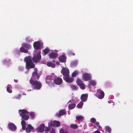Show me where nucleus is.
<instances>
[{
  "mask_svg": "<svg viewBox=\"0 0 133 133\" xmlns=\"http://www.w3.org/2000/svg\"><path fill=\"white\" fill-rule=\"evenodd\" d=\"M56 121H51L50 123V125L51 126L54 127L55 126Z\"/></svg>",
  "mask_w": 133,
  "mask_h": 133,
  "instance_id": "nucleus-36",
  "label": "nucleus"
},
{
  "mask_svg": "<svg viewBox=\"0 0 133 133\" xmlns=\"http://www.w3.org/2000/svg\"><path fill=\"white\" fill-rule=\"evenodd\" d=\"M55 126L56 127H58L60 125V123L59 121H56Z\"/></svg>",
  "mask_w": 133,
  "mask_h": 133,
  "instance_id": "nucleus-38",
  "label": "nucleus"
},
{
  "mask_svg": "<svg viewBox=\"0 0 133 133\" xmlns=\"http://www.w3.org/2000/svg\"><path fill=\"white\" fill-rule=\"evenodd\" d=\"M24 61L26 62V66L30 68H34L35 67V64L32 62L31 57L29 56L25 57Z\"/></svg>",
  "mask_w": 133,
  "mask_h": 133,
  "instance_id": "nucleus-1",
  "label": "nucleus"
},
{
  "mask_svg": "<svg viewBox=\"0 0 133 133\" xmlns=\"http://www.w3.org/2000/svg\"><path fill=\"white\" fill-rule=\"evenodd\" d=\"M47 65L49 67H51L52 68H54L55 67L56 65L53 63L51 62H48L47 63Z\"/></svg>",
  "mask_w": 133,
  "mask_h": 133,
  "instance_id": "nucleus-26",
  "label": "nucleus"
},
{
  "mask_svg": "<svg viewBox=\"0 0 133 133\" xmlns=\"http://www.w3.org/2000/svg\"><path fill=\"white\" fill-rule=\"evenodd\" d=\"M83 79L85 81H88L91 78V75L88 73H84L83 75Z\"/></svg>",
  "mask_w": 133,
  "mask_h": 133,
  "instance_id": "nucleus-7",
  "label": "nucleus"
},
{
  "mask_svg": "<svg viewBox=\"0 0 133 133\" xmlns=\"http://www.w3.org/2000/svg\"><path fill=\"white\" fill-rule=\"evenodd\" d=\"M41 51H39L37 54L33 56L32 59L34 63L38 62L40 61L41 58Z\"/></svg>",
  "mask_w": 133,
  "mask_h": 133,
  "instance_id": "nucleus-3",
  "label": "nucleus"
},
{
  "mask_svg": "<svg viewBox=\"0 0 133 133\" xmlns=\"http://www.w3.org/2000/svg\"><path fill=\"white\" fill-rule=\"evenodd\" d=\"M50 129L48 127H46L45 129V131H50Z\"/></svg>",
  "mask_w": 133,
  "mask_h": 133,
  "instance_id": "nucleus-45",
  "label": "nucleus"
},
{
  "mask_svg": "<svg viewBox=\"0 0 133 133\" xmlns=\"http://www.w3.org/2000/svg\"><path fill=\"white\" fill-rule=\"evenodd\" d=\"M33 129V127L30 124H28L26 129V131L28 133H29L31 130Z\"/></svg>",
  "mask_w": 133,
  "mask_h": 133,
  "instance_id": "nucleus-20",
  "label": "nucleus"
},
{
  "mask_svg": "<svg viewBox=\"0 0 133 133\" xmlns=\"http://www.w3.org/2000/svg\"><path fill=\"white\" fill-rule=\"evenodd\" d=\"M25 41L27 42L30 43L31 42L32 40L30 39L29 37H28L26 38Z\"/></svg>",
  "mask_w": 133,
  "mask_h": 133,
  "instance_id": "nucleus-37",
  "label": "nucleus"
},
{
  "mask_svg": "<svg viewBox=\"0 0 133 133\" xmlns=\"http://www.w3.org/2000/svg\"><path fill=\"white\" fill-rule=\"evenodd\" d=\"M78 126L76 124H72L70 125V127L71 128L75 129L78 128Z\"/></svg>",
  "mask_w": 133,
  "mask_h": 133,
  "instance_id": "nucleus-33",
  "label": "nucleus"
},
{
  "mask_svg": "<svg viewBox=\"0 0 133 133\" xmlns=\"http://www.w3.org/2000/svg\"><path fill=\"white\" fill-rule=\"evenodd\" d=\"M14 81L15 83H17L18 81L17 79H14Z\"/></svg>",
  "mask_w": 133,
  "mask_h": 133,
  "instance_id": "nucleus-48",
  "label": "nucleus"
},
{
  "mask_svg": "<svg viewBox=\"0 0 133 133\" xmlns=\"http://www.w3.org/2000/svg\"><path fill=\"white\" fill-rule=\"evenodd\" d=\"M93 133H101L100 131L98 130H97L95 131Z\"/></svg>",
  "mask_w": 133,
  "mask_h": 133,
  "instance_id": "nucleus-46",
  "label": "nucleus"
},
{
  "mask_svg": "<svg viewBox=\"0 0 133 133\" xmlns=\"http://www.w3.org/2000/svg\"><path fill=\"white\" fill-rule=\"evenodd\" d=\"M54 83L56 84L59 85L62 84L63 82L62 78L60 77H56L54 81Z\"/></svg>",
  "mask_w": 133,
  "mask_h": 133,
  "instance_id": "nucleus-9",
  "label": "nucleus"
},
{
  "mask_svg": "<svg viewBox=\"0 0 133 133\" xmlns=\"http://www.w3.org/2000/svg\"><path fill=\"white\" fill-rule=\"evenodd\" d=\"M32 118L33 119L35 117V115L34 112H31L29 113V114Z\"/></svg>",
  "mask_w": 133,
  "mask_h": 133,
  "instance_id": "nucleus-35",
  "label": "nucleus"
},
{
  "mask_svg": "<svg viewBox=\"0 0 133 133\" xmlns=\"http://www.w3.org/2000/svg\"><path fill=\"white\" fill-rule=\"evenodd\" d=\"M33 46L35 49L39 50L41 48V43L39 41L35 42L34 43Z\"/></svg>",
  "mask_w": 133,
  "mask_h": 133,
  "instance_id": "nucleus-10",
  "label": "nucleus"
},
{
  "mask_svg": "<svg viewBox=\"0 0 133 133\" xmlns=\"http://www.w3.org/2000/svg\"><path fill=\"white\" fill-rule=\"evenodd\" d=\"M56 63L57 65H58L59 64V63L58 62H56Z\"/></svg>",
  "mask_w": 133,
  "mask_h": 133,
  "instance_id": "nucleus-47",
  "label": "nucleus"
},
{
  "mask_svg": "<svg viewBox=\"0 0 133 133\" xmlns=\"http://www.w3.org/2000/svg\"><path fill=\"white\" fill-rule=\"evenodd\" d=\"M95 125V127H98L99 128L101 127L99 125V123L98 122H97L95 123H94Z\"/></svg>",
  "mask_w": 133,
  "mask_h": 133,
  "instance_id": "nucleus-40",
  "label": "nucleus"
},
{
  "mask_svg": "<svg viewBox=\"0 0 133 133\" xmlns=\"http://www.w3.org/2000/svg\"><path fill=\"white\" fill-rule=\"evenodd\" d=\"M37 70V69H34V71L32 73V76L30 79H32L33 80L39 79L40 76L38 75Z\"/></svg>",
  "mask_w": 133,
  "mask_h": 133,
  "instance_id": "nucleus-4",
  "label": "nucleus"
},
{
  "mask_svg": "<svg viewBox=\"0 0 133 133\" xmlns=\"http://www.w3.org/2000/svg\"><path fill=\"white\" fill-rule=\"evenodd\" d=\"M83 104V103L82 101H81L77 105V107L78 108H81Z\"/></svg>",
  "mask_w": 133,
  "mask_h": 133,
  "instance_id": "nucleus-29",
  "label": "nucleus"
},
{
  "mask_svg": "<svg viewBox=\"0 0 133 133\" xmlns=\"http://www.w3.org/2000/svg\"><path fill=\"white\" fill-rule=\"evenodd\" d=\"M66 112L64 110H60L58 114H56V116L57 117H59L61 116L64 115L65 114Z\"/></svg>",
  "mask_w": 133,
  "mask_h": 133,
  "instance_id": "nucleus-16",
  "label": "nucleus"
},
{
  "mask_svg": "<svg viewBox=\"0 0 133 133\" xmlns=\"http://www.w3.org/2000/svg\"><path fill=\"white\" fill-rule=\"evenodd\" d=\"M60 133H69L67 131H64L63 129H61L59 130Z\"/></svg>",
  "mask_w": 133,
  "mask_h": 133,
  "instance_id": "nucleus-39",
  "label": "nucleus"
},
{
  "mask_svg": "<svg viewBox=\"0 0 133 133\" xmlns=\"http://www.w3.org/2000/svg\"><path fill=\"white\" fill-rule=\"evenodd\" d=\"M61 72L64 77L69 75V69L67 68H63L62 69Z\"/></svg>",
  "mask_w": 133,
  "mask_h": 133,
  "instance_id": "nucleus-6",
  "label": "nucleus"
},
{
  "mask_svg": "<svg viewBox=\"0 0 133 133\" xmlns=\"http://www.w3.org/2000/svg\"><path fill=\"white\" fill-rule=\"evenodd\" d=\"M45 127V125L44 124H41L39 127L38 128V129L39 131L41 132H43L44 131V128Z\"/></svg>",
  "mask_w": 133,
  "mask_h": 133,
  "instance_id": "nucleus-21",
  "label": "nucleus"
},
{
  "mask_svg": "<svg viewBox=\"0 0 133 133\" xmlns=\"http://www.w3.org/2000/svg\"><path fill=\"white\" fill-rule=\"evenodd\" d=\"M96 94L97 97L100 99L103 98L104 96V92L102 90L100 89L97 90Z\"/></svg>",
  "mask_w": 133,
  "mask_h": 133,
  "instance_id": "nucleus-5",
  "label": "nucleus"
},
{
  "mask_svg": "<svg viewBox=\"0 0 133 133\" xmlns=\"http://www.w3.org/2000/svg\"><path fill=\"white\" fill-rule=\"evenodd\" d=\"M8 127L10 130L13 131H15L17 129L16 126L13 123H9Z\"/></svg>",
  "mask_w": 133,
  "mask_h": 133,
  "instance_id": "nucleus-12",
  "label": "nucleus"
},
{
  "mask_svg": "<svg viewBox=\"0 0 133 133\" xmlns=\"http://www.w3.org/2000/svg\"><path fill=\"white\" fill-rule=\"evenodd\" d=\"M71 87L72 90H77V87L76 85H72L71 86Z\"/></svg>",
  "mask_w": 133,
  "mask_h": 133,
  "instance_id": "nucleus-31",
  "label": "nucleus"
},
{
  "mask_svg": "<svg viewBox=\"0 0 133 133\" xmlns=\"http://www.w3.org/2000/svg\"><path fill=\"white\" fill-rule=\"evenodd\" d=\"M50 51V49L48 48H47L44 49L43 51V55L45 56Z\"/></svg>",
  "mask_w": 133,
  "mask_h": 133,
  "instance_id": "nucleus-23",
  "label": "nucleus"
},
{
  "mask_svg": "<svg viewBox=\"0 0 133 133\" xmlns=\"http://www.w3.org/2000/svg\"><path fill=\"white\" fill-rule=\"evenodd\" d=\"M53 132V131H52V132Z\"/></svg>",
  "mask_w": 133,
  "mask_h": 133,
  "instance_id": "nucleus-52",
  "label": "nucleus"
},
{
  "mask_svg": "<svg viewBox=\"0 0 133 133\" xmlns=\"http://www.w3.org/2000/svg\"><path fill=\"white\" fill-rule=\"evenodd\" d=\"M21 125H26V122L24 120H23L21 121Z\"/></svg>",
  "mask_w": 133,
  "mask_h": 133,
  "instance_id": "nucleus-43",
  "label": "nucleus"
},
{
  "mask_svg": "<svg viewBox=\"0 0 133 133\" xmlns=\"http://www.w3.org/2000/svg\"><path fill=\"white\" fill-rule=\"evenodd\" d=\"M19 50L21 52H24L25 53L28 52V51L27 49L25 48L23 46L21 47L20 48Z\"/></svg>",
  "mask_w": 133,
  "mask_h": 133,
  "instance_id": "nucleus-22",
  "label": "nucleus"
},
{
  "mask_svg": "<svg viewBox=\"0 0 133 133\" xmlns=\"http://www.w3.org/2000/svg\"><path fill=\"white\" fill-rule=\"evenodd\" d=\"M76 63L75 62H73L72 64H73L74 63Z\"/></svg>",
  "mask_w": 133,
  "mask_h": 133,
  "instance_id": "nucleus-50",
  "label": "nucleus"
},
{
  "mask_svg": "<svg viewBox=\"0 0 133 133\" xmlns=\"http://www.w3.org/2000/svg\"><path fill=\"white\" fill-rule=\"evenodd\" d=\"M76 118L78 121H80L83 119V117L82 116H76Z\"/></svg>",
  "mask_w": 133,
  "mask_h": 133,
  "instance_id": "nucleus-34",
  "label": "nucleus"
},
{
  "mask_svg": "<svg viewBox=\"0 0 133 133\" xmlns=\"http://www.w3.org/2000/svg\"><path fill=\"white\" fill-rule=\"evenodd\" d=\"M66 56L65 55H62L59 57L58 59L60 62L62 63H64L66 61Z\"/></svg>",
  "mask_w": 133,
  "mask_h": 133,
  "instance_id": "nucleus-17",
  "label": "nucleus"
},
{
  "mask_svg": "<svg viewBox=\"0 0 133 133\" xmlns=\"http://www.w3.org/2000/svg\"><path fill=\"white\" fill-rule=\"evenodd\" d=\"M90 120V122L93 123H94L96 121V119L94 118H91Z\"/></svg>",
  "mask_w": 133,
  "mask_h": 133,
  "instance_id": "nucleus-41",
  "label": "nucleus"
},
{
  "mask_svg": "<svg viewBox=\"0 0 133 133\" xmlns=\"http://www.w3.org/2000/svg\"><path fill=\"white\" fill-rule=\"evenodd\" d=\"M29 82L32 85V87L34 89L39 90L42 87L41 83L37 81H34L32 79H30Z\"/></svg>",
  "mask_w": 133,
  "mask_h": 133,
  "instance_id": "nucleus-2",
  "label": "nucleus"
},
{
  "mask_svg": "<svg viewBox=\"0 0 133 133\" xmlns=\"http://www.w3.org/2000/svg\"><path fill=\"white\" fill-rule=\"evenodd\" d=\"M19 113L21 117L23 115H26V114H29L28 111L26 110L23 109L22 110H19Z\"/></svg>",
  "mask_w": 133,
  "mask_h": 133,
  "instance_id": "nucleus-13",
  "label": "nucleus"
},
{
  "mask_svg": "<svg viewBox=\"0 0 133 133\" xmlns=\"http://www.w3.org/2000/svg\"><path fill=\"white\" fill-rule=\"evenodd\" d=\"M26 125H22V129L24 130H26Z\"/></svg>",
  "mask_w": 133,
  "mask_h": 133,
  "instance_id": "nucleus-44",
  "label": "nucleus"
},
{
  "mask_svg": "<svg viewBox=\"0 0 133 133\" xmlns=\"http://www.w3.org/2000/svg\"><path fill=\"white\" fill-rule=\"evenodd\" d=\"M71 101V100H70V101H69V102H70V101Z\"/></svg>",
  "mask_w": 133,
  "mask_h": 133,
  "instance_id": "nucleus-51",
  "label": "nucleus"
},
{
  "mask_svg": "<svg viewBox=\"0 0 133 133\" xmlns=\"http://www.w3.org/2000/svg\"><path fill=\"white\" fill-rule=\"evenodd\" d=\"M105 132H108L110 133L111 132V129L110 127L108 126H106L105 128Z\"/></svg>",
  "mask_w": 133,
  "mask_h": 133,
  "instance_id": "nucleus-27",
  "label": "nucleus"
},
{
  "mask_svg": "<svg viewBox=\"0 0 133 133\" xmlns=\"http://www.w3.org/2000/svg\"><path fill=\"white\" fill-rule=\"evenodd\" d=\"M58 54L57 53L52 52L50 53L49 54V56L50 58L53 59H55L58 56Z\"/></svg>",
  "mask_w": 133,
  "mask_h": 133,
  "instance_id": "nucleus-15",
  "label": "nucleus"
},
{
  "mask_svg": "<svg viewBox=\"0 0 133 133\" xmlns=\"http://www.w3.org/2000/svg\"><path fill=\"white\" fill-rule=\"evenodd\" d=\"M30 91H31V90H30Z\"/></svg>",
  "mask_w": 133,
  "mask_h": 133,
  "instance_id": "nucleus-53",
  "label": "nucleus"
},
{
  "mask_svg": "<svg viewBox=\"0 0 133 133\" xmlns=\"http://www.w3.org/2000/svg\"><path fill=\"white\" fill-rule=\"evenodd\" d=\"M75 107V104L72 103L69 104L68 106L69 109H73Z\"/></svg>",
  "mask_w": 133,
  "mask_h": 133,
  "instance_id": "nucleus-24",
  "label": "nucleus"
},
{
  "mask_svg": "<svg viewBox=\"0 0 133 133\" xmlns=\"http://www.w3.org/2000/svg\"><path fill=\"white\" fill-rule=\"evenodd\" d=\"M88 96L87 94H83L81 95V99L82 102H85L87 100Z\"/></svg>",
  "mask_w": 133,
  "mask_h": 133,
  "instance_id": "nucleus-14",
  "label": "nucleus"
},
{
  "mask_svg": "<svg viewBox=\"0 0 133 133\" xmlns=\"http://www.w3.org/2000/svg\"><path fill=\"white\" fill-rule=\"evenodd\" d=\"M68 53L70 55H72L74 56L75 55V54L74 53H73L72 51H69L68 52Z\"/></svg>",
  "mask_w": 133,
  "mask_h": 133,
  "instance_id": "nucleus-42",
  "label": "nucleus"
},
{
  "mask_svg": "<svg viewBox=\"0 0 133 133\" xmlns=\"http://www.w3.org/2000/svg\"><path fill=\"white\" fill-rule=\"evenodd\" d=\"M22 46L24 47L27 50L30 49L31 48V45L29 44L26 43H24L22 44Z\"/></svg>",
  "mask_w": 133,
  "mask_h": 133,
  "instance_id": "nucleus-19",
  "label": "nucleus"
},
{
  "mask_svg": "<svg viewBox=\"0 0 133 133\" xmlns=\"http://www.w3.org/2000/svg\"><path fill=\"white\" fill-rule=\"evenodd\" d=\"M10 87H11V86L10 85H8L7 88V91L8 92L11 93L12 92V90L10 88Z\"/></svg>",
  "mask_w": 133,
  "mask_h": 133,
  "instance_id": "nucleus-28",
  "label": "nucleus"
},
{
  "mask_svg": "<svg viewBox=\"0 0 133 133\" xmlns=\"http://www.w3.org/2000/svg\"><path fill=\"white\" fill-rule=\"evenodd\" d=\"M78 74V72L77 71H74L72 74V77H75Z\"/></svg>",
  "mask_w": 133,
  "mask_h": 133,
  "instance_id": "nucleus-30",
  "label": "nucleus"
},
{
  "mask_svg": "<svg viewBox=\"0 0 133 133\" xmlns=\"http://www.w3.org/2000/svg\"><path fill=\"white\" fill-rule=\"evenodd\" d=\"M54 77L51 75H48L46 78V82L48 84H50V83H51V81L50 82L48 81V80H52L54 79Z\"/></svg>",
  "mask_w": 133,
  "mask_h": 133,
  "instance_id": "nucleus-18",
  "label": "nucleus"
},
{
  "mask_svg": "<svg viewBox=\"0 0 133 133\" xmlns=\"http://www.w3.org/2000/svg\"><path fill=\"white\" fill-rule=\"evenodd\" d=\"M76 82L77 85L79 86L81 89L83 90L85 89V85L78 78L77 79Z\"/></svg>",
  "mask_w": 133,
  "mask_h": 133,
  "instance_id": "nucleus-8",
  "label": "nucleus"
},
{
  "mask_svg": "<svg viewBox=\"0 0 133 133\" xmlns=\"http://www.w3.org/2000/svg\"><path fill=\"white\" fill-rule=\"evenodd\" d=\"M21 118L23 120H25L26 121L27 120L29 119V116L27 115H23L22 116Z\"/></svg>",
  "mask_w": 133,
  "mask_h": 133,
  "instance_id": "nucleus-25",
  "label": "nucleus"
},
{
  "mask_svg": "<svg viewBox=\"0 0 133 133\" xmlns=\"http://www.w3.org/2000/svg\"><path fill=\"white\" fill-rule=\"evenodd\" d=\"M89 84L91 85L95 86L96 85V83L94 81L92 80H90L89 82Z\"/></svg>",
  "mask_w": 133,
  "mask_h": 133,
  "instance_id": "nucleus-32",
  "label": "nucleus"
},
{
  "mask_svg": "<svg viewBox=\"0 0 133 133\" xmlns=\"http://www.w3.org/2000/svg\"><path fill=\"white\" fill-rule=\"evenodd\" d=\"M69 77V75L64 77L63 79L66 82L71 83L74 81V78L72 77Z\"/></svg>",
  "mask_w": 133,
  "mask_h": 133,
  "instance_id": "nucleus-11",
  "label": "nucleus"
},
{
  "mask_svg": "<svg viewBox=\"0 0 133 133\" xmlns=\"http://www.w3.org/2000/svg\"><path fill=\"white\" fill-rule=\"evenodd\" d=\"M52 62H55V60H53L52 61Z\"/></svg>",
  "mask_w": 133,
  "mask_h": 133,
  "instance_id": "nucleus-49",
  "label": "nucleus"
}]
</instances>
